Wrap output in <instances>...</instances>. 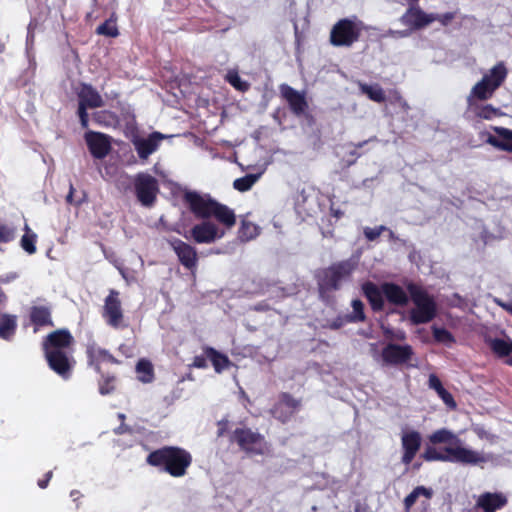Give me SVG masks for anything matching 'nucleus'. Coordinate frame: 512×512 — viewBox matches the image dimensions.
Listing matches in <instances>:
<instances>
[{"label": "nucleus", "instance_id": "nucleus-1", "mask_svg": "<svg viewBox=\"0 0 512 512\" xmlns=\"http://www.w3.org/2000/svg\"><path fill=\"white\" fill-rule=\"evenodd\" d=\"M428 445L420 457L426 462H451L476 465L485 461L477 451L463 447L460 438L451 430L441 428L428 436Z\"/></svg>", "mask_w": 512, "mask_h": 512}, {"label": "nucleus", "instance_id": "nucleus-2", "mask_svg": "<svg viewBox=\"0 0 512 512\" xmlns=\"http://www.w3.org/2000/svg\"><path fill=\"white\" fill-rule=\"evenodd\" d=\"M182 200L196 219L209 220L214 218L227 229H231L236 224L234 211L227 205L218 202L210 194L187 190L183 193Z\"/></svg>", "mask_w": 512, "mask_h": 512}, {"label": "nucleus", "instance_id": "nucleus-3", "mask_svg": "<svg viewBox=\"0 0 512 512\" xmlns=\"http://www.w3.org/2000/svg\"><path fill=\"white\" fill-rule=\"evenodd\" d=\"M193 461L191 453L179 446H163L151 451L146 457V463L163 471L174 478L187 474Z\"/></svg>", "mask_w": 512, "mask_h": 512}, {"label": "nucleus", "instance_id": "nucleus-4", "mask_svg": "<svg viewBox=\"0 0 512 512\" xmlns=\"http://www.w3.org/2000/svg\"><path fill=\"white\" fill-rule=\"evenodd\" d=\"M356 265L351 260H342L320 269L316 274L318 290L322 297L341 289L351 279Z\"/></svg>", "mask_w": 512, "mask_h": 512}, {"label": "nucleus", "instance_id": "nucleus-5", "mask_svg": "<svg viewBox=\"0 0 512 512\" xmlns=\"http://www.w3.org/2000/svg\"><path fill=\"white\" fill-rule=\"evenodd\" d=\"M508 75L507 67L504 62L495 64L488 73L471 88L467 96V105H473L474 102H484L491 99L495 92L503 85Z\"/></svg>", "mask_w": 512, "mask_h": 512}, {"label": "nucleus", "instance_id": "nucleus-6", "mask_svg": "<svg viewBox=\"0 0 512 512\" xmlns=\"http://www.w3.org/2000/svg\"><path fill=\"white\" fill-rule=\"evenodd\" d=\"M407 291L415 306L409 311L411 324L420 325L431 322L437 315V304L433 296L415 283H409Z\"/></svg>", "mask_w": 512, "mask_h": 512}, {"label": "nucleus", "instance_id": "nucleus-7", "mask_svg": "<svg viewBox=\"0 0 512 512\" xmlns=\"http://www.w3.org/2000/svg\"><path fill=\"white\" fill-rule=\"evenodd\" d=\"M229 441L237 444L239 449L249 456H262L269 451L265 437L246 426L237 427L230 434Z\"/></svg>", "mask_w": 512, "mask_h": 512}, {"label": "nucleus", "instance_id": "nucleus-8", "mask_svg": "<svg viewBox=\"0 0 512 512\" xmlns=\"http://www.w3.org/2000/svg\"><path fill=\"white\" fill-rule=\"evenodd\" d=\"M363 29V23L351 18L338 20L331 28L330 43L334 47H351L359 41Z\"/></svg>", "mask_w": 512, "mask_h": 512}, {"label": "nucleus", "instance_id": "nucleus-9", "mask_svg": "<svg viewBox=\"0 0 512 512\" xmlns=\"http://www.w3.org/2000/svg\"><path fill=\"white\" fill-rule=\"evenodd\" d=\"M78 107L76 114L83 129L89 127L88 109H97L104 106L105 102L100 93L91 84L81 83L76 92Z\"/></svg>", "mask_w": 512, "mask_h": 512}, {"label": "nucleus", "instance_id": "nucleus-10", "mask_svg": "<svg viewBox=\"0 0 512 512\" xmlns=\"http://www.w3.org/2000/svg\"><path fill=\"white\" fill-rule=\"evenodd\" d=\"M134 194L138 202L147 208L154 206L157 200V195L160 192L158 180L144 172L135 175L133 180Z\"/></svg>", "mask_w": 512, "mask_h": 512}, {"label": "nucleus", "instance_id": "nucleus-11", "mask_svg": "<svg viewBox=\"0 0 512 512\" xmlns=\"http://www.w3.org/2000/svg\"><path fill=\"white\" fill-rule=\"evenodd\" d=\"M225 234L214 222L202 220L195 224L188 233L184 234L187 240H192L197 244H211L221 239Z\"/></svg>", "mask_w": 512, "mask_h": 512}, {"label": "nucleus", "instance_id": "nucleus-12", "mask_svg": "<svg viewBox=\"0 0 512 512\" xmlns=\"http://www.w3.org/2000/svg\"><path fill=\"white\" fill-rule=\"evenodd\" d=\"M119 295L120 293L117 290L111 289L105 298L102 312L106 323L114 329L127 327V324L123 323L124 314Z\"/></svg>", "mask_w": 512, "mask_h": 512}, {"label": "nucleus", "instance_id": "nucleus-13", "mask_svg": "<svg viewBox=\"0 0 512 512\" xmlns=\"http://www.w3.org/2000/svg\"><path fill=\"white\" fill-rule=\"evenodd\" d=\"M74 343V337L68 329H57L43 339L42 350L44 353L69 352L73 351Z\"/></svg>", "mask_w": 512, "mask_h": 512}, {"label": "nucleus", "instance_id": "nucleus-14", "mask_svg": "<svg viewBox=\"0 0 512 512\" xmlns=\"http://www.w3.org/2000/svg\"><path fill=\"white\" fill-rule=\"evenodd\" d=\"M49 368L57 375L67 380L71 377L76 364L73 351L44 353Z\"/></svg>", "mask_w": 512, "mask_h": 512}, {"label": "nucleus", "instance_id": "nucleus-15", "mask_svg": "<svg viewBox=\"0 0 512 512\" xmlns=\"http://www.w3.org/2000/svg\"><path fill=\"white\" fill-rule=\"evenodd\" d=\"M167 242L176 254L180 264L187 270L194 272L198 265L196 248L179 238H171Z\"/></svg>", "mask_w": 512, "mask_h": 512}, {"label": "nucleus", "instance_id": "nucleus-16", "mask_svg": "<svg viewBox=\"0 0 512 512\" xmlns=\"http://www.w3.org/2000/svg\"><path fill=\"white\" fill-rule=\"evenodd\" d=\"M279 89L281 97L287 102L293 115L296 117L307 115L309 105L304 92H299L288 84H281Z\"/></svg>", "mask_w": 512, "mask_h": 512}, {"label": "nucleus", "instance_id": "nucleus-17", "mask_svg": "<svg viewBox=\"0 0 512 512\" xmlns=\"http://www.w3.org/2000/svg\"><path fill=\"white\" fill-rule=\"evenodd\" d=\"M414 355L412 346L405 344L388 343L381 351L382 360L393 366L408 363Z\"/></svg>", "mask_w": 512, "mask_h": 512}, {"label": "nucleus", "instance_id": "nucleus-18", "mask_svg": "<svg viewBox=\"0 0 512 512\" xmlns=\"http://www.w3.org/2000/svg\"><path fill=\"white\" fill-rule=\"evenodd\" d=\"M422 445V436L417 430L405 431L401 434V463L411 465Z\"/></svg>", "mask_w": 512, "mask_h": 512}, {"label": "nucleus", "instance_id": "nucleus-19", "mask_svg": "<svg viewBox=\"0 0 512 512\" xmlns=\"http://www.w3.org/2000/svg\"><path fill=\"white\" fill-rule=\"evenodd\" d=\"M84 139L91 155L96 159L105 158L111 150V137L107 134L89 130Z\"/></svg>", "mask_w": 512, "mask_h": 512}, {"label": "nucleus", "instance_id": "nucleus-20", "mask_svg": "<svg viewBox=\"0 0 512 512\" xmlns=\"http://www.w3.org/2000/svg\"><path fill=\"white\" fill-rule=\"evenodd\" d=\"M400 22L410 30H420L434 22L431 13H425L418 5H411L401 16Z\"/></svg>", "mask_w": 512, "mask_h": 512}, {"label": "nucleus", "instance_id": "nucleus-21", "mask_svg": "<svg viewBox=\"0 0 512 512\" xmlns=\"http://www.w3.org/2000/svg\"><path fill=\"white\" fill-rule=\"evenodd\" d=\"M164 135L160 132H153L147 138H134L132 143L140 159L146 160L160 146Z\"/></svg>", "mask_w": 512, "mask_h": 512}, {"label": "nucleus", "instance_id": "nucleus-22", "mask_svg": "<svg viewBox=\"0 0 512 512\" xmlns=\"http://www.w3.org/2000/svg\"><path fill=\"white\" fill-rule=\"evenodd\" d=\"M507 503L506 495L501 492H484L478 497L475 507L482 509L483 512H496L504 508Z\"/></svg>", "mask_w": 512, "mask_h": 512}, {"label": "nucleus", "instance_id": "nucleus-23", "mask_svg": "<svg viewBox=\"0 0 512 512\" xmlns=\"http://www.w3.org/2000/svg\"><path fill=\"white\" fill-rule=\"evenodd\" d=\"M29 319L34 326V332L42 327H53L52 307L49 305H33L29 310Z\"/></svg>", "mask_w": 512, "mask_h": 512}, {"label": "nucleus", "instance_id": "nucleus-24", "mask_svg": "<svg viewBox=\"0 0 512 512\" xmlns=\"http://www.w3.org/2000/svg\"><path fill=\"white\" fill-rule=\"evenodd\" d=\"M86 355L88 364L93 366L97 373H101L102 362H109L112 364H119L120 361L115 358L108 350L97 346L96 344H90L86 348Z\"/></svg>", "mask_w": 512, "mask_h": 512}, {"label": "nucleus", "instance_id": "nucleus-25", "mask_svg": "<svg viewBox=\"0 0 512 512\" xmlns=\"http://www.w3.org/2000/svg\"><path fill=\"white\" fill-rule=\"evenodd\" d=\"M382 292L390 304L396 306H406L409 302L407 293L398 284L385 282L382 284Z\"/></svg>", "mask_w": 512, "mask_h": 512}, {"label": "nucleus", "instance_id": "nucleus-26", "mask_svg": "<svg viewBox=\"0 0 512 512\" xmlns=\"http://www.w3.org/2000/svg\"><path fill=\"white\" fill-rule=\"evenodd\" d=\"M362 290L374 312H380L384 309L383 297L385 296L382 292V286L379 288L375 283L369 281L363 284Z\"/></svg>", "mask_w": 512, "mask_h": 512}, {"label": "nucleus", "instance_id": "nucleus-27", "mask_svg": "<svg viewBox=\"0 0 512 512\" xmlns=\"http://www.w3.org/2000/svg\"><path fill=\"white\" fill-rule=\"evenodd\" d=\"M495 132L498 137L489 135L487 143L499 150L512 153V130L504 127H496Z\"/></svg>", "mask_w": 512, "mask_h": 512}, {"label": "nucleus", "instance_id": "nucleus-28", "mask_svg": "<svg viewBox=\"0 0 512 512\" xmlns=\"http://www.w3.org/2000/svg\"><path fill=\"white\" fill-rule=\"evenodd\" d=\"M17 316L12 314L0 315V338L10 341L16 334Z\"/></svg>", "mask_w": 512, "mask_h": 512}, {"label": "nucleus", "instance_id": "nucleus-29", "mask_svg": "<svg viewBox=\"0 0 512 512\" xmlns=\"http://www.w3.org/2000/svg\"><path fill=\"white\" fill-rule=\"evenodd\" d=\"M204 354L206 355L207 358H209L217 373H221L223 370L229 368L231 365V361L229 360L228 356L217 351L213 347H205Z\"/></svg>", "mask_w": 512, "mask_h": 512}, {"label": "nucleus", "instance_id": "nucleus-30", "mask_svg": "<svg viewBox=\"0 0 512 512\" xmlns=\"http://www.w3.org/2000/svg\"><path fill=\"white\" fill-rule=\"evenodd\" d=\"M468 108L473 112L475 117L484 120H492L502 114L500 109L494 107L492 104H479L478 102H474L473 105H468Z\"/></svg>", "mask_w": 512, "mask_h": 512}, {"label": "nucleus", "instance_id": "nucleus-31", "mask_svg": "<svg viewBox=\"0 0 512 512\" xmlns=\"http://www.w3.org/2000/svg\"><path fill=\"white\" fill-rule=\"evenodd\" d=\"M420 496L431 499L433 496V490L425 486L415 487L403 500L404 512H411L412 507Z\"/></svg>", "mask_w": 512, "mask_h": 512}, {"label": "nucleus", "instance_id": "nucleus-32", "mask_svg": "<svg viewBox=\"0 0 512 512\" xmlns=\"http://www.w3.org/2000/svg\"><path fill=\"white\" fill-rule=\"evenodd\" d=\"M488 345L492 352L499 358L512 354V339L491 338Z\"/></svg>", "mask_w": 512, "mask_h": 512}, {"label": "nucleus", "instance_id": "nucleus-33", "mask_svg": "<svg viewBox=\"0 0 512 512\" xmlns=\"http://www.w3.org/2000/svg\"><path fill=\"white\" fill-rule=\"evenodd\" d=\"M137 378L142 383H151L154 380V368L147 359H140L136 364Z\"/></svg>", "mask_w": 512, "mask_h": 512}, {"label": "nucleus", "instance_id": "nucleus-34", "mask_svg": "<svg viewBox=\"0 0 512 512\" xmlns=\"http://www.w3.org/2000/svg\"><path fill=\"white\" fill-rule=\"evenodd\" d=\"M259 178L260 174H246L243 177L235 179L233 187L239 192H246L253 187Z\"/></svg>", "mask_w": 512, "mask_h": 512}, {"label": "nucleus", "instance_id": "nucleus-35", "mask_svg": "<svg viewBox=\"0 0 512 512\" xmlns=\"http://www.w3.org/2000/svg\"><path fill=\"white\" fill-rule=\"evenodd\" d=\"M93 121L102 126L109 127L117 120L115 113L108 110L96 111L92 114Z\"/></svg>", "mask_w": 512, "mask_h": 512}, {"label": "nucleus", "instance_id": "nucleus-36", "mask_svg": "<svg viewBox=\"0 0 512 512\" xmlns=\"http://www.w3.org/2000/svg\"><path fill=\"white\" fill-rule=\"evenodd\" d=\"M225 80L236 90L240 92H246L250 88V84L246 81H243L235 70H230L227 72L225 76Z\"/></svg>", "mask_w": 512, "mask_h": 512}, {"label": "nucleus", "instance_id": "nucleus-37", "mask_svg": "<svg viewBox=\"0 0 512 512\" xmlns=\"http://www.w3.org/2000/svg\"><path fill=\"white\" fill-rule=\"evenodd\" d=\"M26 233L21 238V247L29 254H34L36 252V239L37 235L31 232L28 225H25Z\"/></svg>", "mask_w": 512, "mask_h": 512}, {"label": "nucleus", "instance_id": "nucleus-38", "mask_svg": "<svg viewBox=\"0 0 512 512\" xmlns=\"http://www.w3.org/2000/svg\"><path fill=\"white\" fill-rule=\"evenodd\" d=\"M277 403L282 405L284 408H287L292 415L300 406V401L287 392H283L279 395V401Z\"/></svg>", "mask_w": 512, "mask_h": 512}, {"label": "nucleus", "instance_id": "nucleus-39", "mask_svg": "<svg viewBox=\"0 0 512 512\" xmlns=\"http://www.w3.org/2000/svg\"><path fill=\"white\" fill-rule=\"evenodd\" d=\"M362 91L371 99L377 103H383L386 100L384 90L379 86H362Z\"/></svg>", "mask_w": 512, "mask_h": 512}, {"label": "nucleus", "instance_id": "nucleus-40", "mask_svg": "<svg viewBox=\"0 0 512 512\" xmlns=\"http://www.w3.org/2000/svg\"><path fill=\"white\" fill-rule=\"evenodd\" d=\"M98 35H104L108 37H117L119 35L118 28L112 19H108L99 25L96 29Z\"/></svg>", "mask_w": 512, "mask_h": 512}, {"label": "nucleus", "instance_id": "nucleus-41", "mask_svg": "<svg viewBox=\"0 0 512 512\" xmlns=\"http://www.w3.org/2000/svg\"><path fill=\"white\" fill-rule=\"evenodd\" d=\"M432 333L434 340L438 343H452L455 341L452 333L445 328L433 326Z\"/></svg>", "mask_w": 512, "mask_h": 512}, {"label": "nucleus", "instance_id": "nucleus-42", "mask_svg": "<svg viewBox=\"0 0 512 512\" xmlns=\"http://www.w3.org/2000/svg\"><path fill=\"white\" fill-rule=\"evenodd\" d=\"M15 236V227L0 222V243H9L15 239Z\"/></svg>", "mask_w": 512, "mask_h": 512}, {"label": "nucleus", "instance_id": "nucleus-43", "mask_svg": "<svg viewBox=\"0 0 512 512\" xmlns=\"http://www.w3.org/2000/svg\"><path fill=\"white\" fill-rule=\"evenodd\" d=\"M353 315L350 317L352 322H364L366 319L364 313V304L359 299H354L352 301Z\"/></svg>", "mask_w": 512, "mask_h": 512}, {"label": "nucleus", "instance_id": "nucleus-44", "mask_svg": "<svg viewBox=\"0 0 512 512\" xmlns=\"http://www.w3.org/2000/svg\"><path fill=\"white\" fill-rule=\"evenodd\" d=\"M271 414L275 419L279 420L282 423L288 422L293 416L291 412L287 410V408H284L282 405L278 403H276L271 409Z\"/></svg>", "mask_w": 512, "mask_h": 512}, {"label": "nucleus", "instance_id": "nucleus-45", "mask_svg": "<svg viewBox=\"0 0 512 512\" xmlns=\"http://www.w3.org/2000/svg\"><path fill=\"white\" fill-rule=\"evenodd\" d=\"M377 140L376 137L370 138L369 140H364L361 142H358L356 144H352L354 146V149L349 152V156L351 157L346 161V166L350 167L354 165L359 157L362 156V153L358 152V149L362 148L364 145H366L368 142Z\"/></svg>", "mask_w": 512, "mask_h": 512}, {"label": "nucleus", "instance_id": "nucleus-46", "mask_svg": "<svg viewBox=\"0 0 512 512\" xmlns=\"http://www.w3.org/2000/svg\"><path fill=\"white\" fill-rule=\"evenodd\" d=\"M256 226L248 221H242L241 227L239 229V234L241 238L246 240H250L256 236Z\"/></svg>", "mask_w": 512, "mask_h": 512}, {"label": "nucleus", "instance_id": "nucleus-47", "mask_svg": "<svg viewBox=\"0 0 512 512\" xmlns=\"http://www.w3.org/2000/svg\"><path fill=\"white\" fill-rule=\"evenodd\" d=\"M115 376L107 375L103 377V380L99 383V392L101 395H108L115 390L114 382Z\"/></svg>", "mask_w": 512, "mask_h": 512}, {"label": "nucleus", "instance_id": "nucleus-48", "mask_svg": "<svg viewBox=\"0 0 512 512\" xmlns=\"http://www.w3.org/2000/svg\"><path fill=\"white\" fill-rule=\"evenodd\" d=\"M387 230L388 228L386 226L380 225L375 228L365 227L363 233L368 241H375L383 232Z\"/></svg>", "mask_w": 512, "mask_h": 512}, {"label": "nucleus", "instance_id": "nucleus-49", "mask_svg": "<svg viewBox=\"0 0 512 512\" xmlns=\"http://www.w3.org/2000/svg\"><path fill=\"white\" fill-rule=\"evenodd\" d=\"M437 395L445 403V405L448 408H450L452 410L456 409V407H457L456 401L454 400L452 394L449 391H447L445 388H442L441 390H439L437 392Z\"/></svg>", "mask_w": 512, "mask_h": 512}, {"label": "nucleus", "instance_id": "nucleus-50", "mask_svg": "<svg viewBox=\"0 0 512 512\" xmlns=\"http://www.w3.org/2000/svg\"><path fill=\"white\" fill-rule=\"evenodd\" d=\"M389 103L392 105H397L400 107L404 112H407L409 110V105L407 101L401 96V94L397 91H395L390 97H389Z\"/></svg>", "mask_w": 512, "mask_h": 512}, {"label": "nucleus", "instance_id": "nucleus-51", "mask_svg": "<svg viewBox=\"0 0 512 512\" xmlns=\"http://www.w3.org/2000/svg\"><path fill=\"white\" fill-rule=\"evenodd\" d=\"M434 21H439L443 26H447L456 16L455 12H446L444 14H433L431 13Z\"/></svg>", "mask_w": 512, "mask_h": 512}, {"label": "nucleus", "instance_id": "nucleus-52", "mask_svg": "<svg viewBox=\"0 0 512 512\" xmlns=\"http://www.w3.org/2000/svg\"><path fill=\"white\" fill-rule=\"evenodd\" d=\"M428 386L430 389H433L436 393L441 390L443 387L441 380L435 374H430L428 379Z\"/></svg>", "mask_w": 512, "mask_h": 512}, {"label": "nucleus", "instance_id": "nucleus-53", "mask_svg": "<svg viewBox=\"0 0 512 512\" xmlns=\"http://www.w3.org/2000/svg\"><path fill=\"white\" fill-rule=\"evenodd\" d=\"M229 421L223 418L217 422V437H223L228 431Z\"/></svg>", "mask_w": 512, "mask_h": 512}, {"label": "nucleus", "instance_id": "nucleus-54", "mask_svg": "<svg viewBox=\"0 0 512 512\" xmlns=\"http://www.w3.org/2000/svg\"><path fill=\"white\" fill-rule=\"evenodd\" d=\"M206 355L205 356H195L193 358L192 366L195 368L204 369L207 367V361H206Z\"/></svg>", "mask_w": 512, "mask_h": 512}, {"label": "nucleus", "instance_id": "nucleus-55", "mask_svg": "<svg viewBox=\"0 0 512 512\" xmlns=\"http://www.w3.org/2000/svg\"><path fill=\"white\" fill-rule=\"evenodd\" d=\"M52 476H53V471H52V470L48 471V472L44 475L43 479H39V480H38V482H37L38 486H39L41 489H45V488H47V487H48V485H49L50 480L52 479Z\"/></svg>", "mask_w": 512, "mask_h": 512}, {"label": "nucleus", "instance_id": "nucleus-56", "mask_svg": "<svg viewBox=\"0 0 512 512\" xmlns=\"http://www.w3.org/2000/svg\"><path fill=\"white\" fill-rule=\"evenodd\" d=\"M73 193H74V187L72 184H70V190H69V193L66 197V201L70 204L73 203Z\"/></svg>", "mask_w": 512, "mask_h": 512}, {"label": "nucleus", "instance_id": "nucleus-57", "mask_svg": "<svg viewBox=\"0 0 512 512\" xmlns=\"http://www.w3.org/2000/svg\"><path fill=\"white\" fill-rule=\"evenodd\" d=\"M127 431H129V428H128L126 425L122 424L121 426H119V427L115 430V433H116V434H123V433H125V432H127Z\"/></svg>", "mask_w": 512, "mask_h": 512}, {"label": "nucleus", "instance_id": "nucleus-58", "mask_svg": "<svg viewBox=\"0 0 512 512\" xmlns=\"http://www.w3.org/2000/svg\"><path fill=\"white\" fill-rule=\"evenodd\" d=\"M7 301V296L6 294L3 292L2 289H0V306L1 305H4Z\"/></svg>", "mask_w": 512, "mask_h": 512}, {"label": "nucleus", "instance_id": "nucleus-59", "mask_svg": "<svg viewBox=\"0 0 512 512\" xmlns=\"http://www.w3.org/2000/svg\"><path fill=\"white\" fill-rule=\"evenodd\" d=\"M6 50V44L2 40H0V54L4 53Z\"/></svg>", "mask_w": 512, "mask_h": 512}, {"label": "nucleus", "instance_id": "nucleus-60", "mask_svg": "<svg viewBox=\"0 0 512 512\" xmlns=\"http://www.w3.org/2000/svg\"><path fill=\"white\" fill-rule=\"evenodd\" d=\"M342 215H343V213L340 210H336L334 212V216L337 217V218H340Z\"/></svg>", "mask_w": 512, "mask_h": 512}, {"label": "nucleus", "instance_id": "nucleus-61", "mask_svg": "<svg viewBox=\"0 0 512 512\" xmlns=\"http://www.w3.org/2000/svg\"><path fill=\"white\" fill-rule=\"evenodd\" d=\"M264 309H265V307H263L261 304H259V305H257L255 307V310H257V311H261V310H264Z\"/></svg>", "mask_w": 512, "mask_h": 512}, {"label": "nucleus", "instance_id": "nucleus-62", "mask_svg": "<svg viewBox=\"0 0 512 512\" xmlns=\"http://www.w3.org/2000/svg\"><path fill=\"white\" fill-rule=\"evenodd\" d=\"M505 363L509 366H512V356L510 358H508Z\"/></svg>", "mask_w": 512, "mask_h": 512}, {"label": "nucleus", "instance_id": "nucleus-63", "mask_svg": "<svg viewBox=\"0 0 512 512\" xmlns=\"http://www.w3.org/2000/svg\"><path fill=\"white\" fill-rule=\"evenodd\" d=\"M118 417L121 421H124L125 420V415L123 413H119L118 414Z\"/></svg>", "mask_w": 512, "mask_h": 512}, {"label": "nucleus", "instance_id": "nucleus-64", "mask_svg": "<svg viewBox=\"0 0 512 512\" xmlns=\"http://www.w3.org/2000/svg\"><path fill=\"white\" fill-rule=\"evenodd\" d=\"M420 467H421V463H415L413 465V468L416 469V470L419 469Z\"/></svg>", "mask_w": 512, "mask_h": 512}]
</instances>
